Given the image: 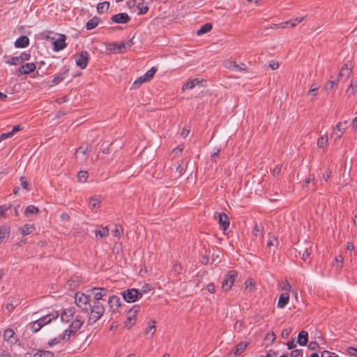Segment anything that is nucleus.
I'll use <instances>...</instances> for the list:
<instances>
[{
    "mask_svg": "<svg viewBox=\"0 0 357 357\" xmlns=\"http://www.w3.org/2000/svg\"><path fill=\"white\" fill-rule=\"evenodd\" d=\"M89 310H91V314L89 322L93 324L103 315L105 307L100 301H93V304H91Z\"/></svg>",
    "mask_w": 357,
    "mask_h": 357,
    "instance_id": "obj_1",
    "label": "nucleus"
},
{
    "mask_svg": "<svg viewBox=\"0 0 357 357\" xmlns=\"http://www.w3.org/2000/svg\"><path fill=\"white\" fill-rule=\"evenodd\" d=\"M75 302L82 311L87 312L89 310L91 303L89 296L82 292H77L75 294Z\"/></svg>",
    "mask_w": 357,
    "mask_h": 357,
    "instance_id": "obj_2",
    "label": "nucleus"
},
{
    "mask_svg": "<svg viewBox=\"0 0 357 357\" xmlns=\"http://www.w3.org/2000/svg\"><path fill=\"white\" fill-rule=\"evenodd\" d=\"M132 43L131 40L122 42L121 43H110L106 44V49L112 53H123L126 51L127 47H131Z\"/></svg>",
    "mask_w": 357,
    "mask_h": 357,
    "instance_id": "obj_3",
    "label": "nucleus"
},
{
    "mask_svg": "<svg viewBox=\"0 0 357 357\" xmlns=\"http://www.w3.org/2000/svg\"><path fill=\"white\" fill-rule=\"evenodd\" d=\"M123 299L128 303H133L142 297V292L136 289H128L121 293Z\"/></svg>",
    "mask_w": 357,
    "mask_h": 357,
    "instance_id": "obj_4",
    "label": "nucleus"
},
{
    "mask_svg": "<svg viewBox=\"0 0 357 357\" xmlns=\"http://www.w3.org/2000/svg\"><path fill=\"white\" fill-rule=\"evenodd\" d=\"M158 68L156 67H152L149 70H148L144 75L138 77L133 84V86L135 88H138L141 86L142 83L147 82L150 81L157 72Z\"/></svg>",
    "mask_w": 357,
    "mask_h": 357,
    "instance_id": "obj_5",
    "label": "nucleus"
},
{
    "mask_svg": "<svg viewBox=\"0 0 357 357\" xmlns=\"http://www.w3.org/2000/svg\"><path fill=\"white\" fill-rule=\"evenodd\" d=\"M296 250L303 260L307 261L312 250V243L310 242H304L303 244L298 245Z\"/></svg>",
    "mask_w": 357,
    "mask_h": 357,
    "instance_id": "obj_6",
    "label": "nucleus"
},
{
    "mask_svg": "<svg viewBox=\"0 0 357 357\" xmlns=\"http://www.w3.org/2000/svg\"><path fill=\"white\" fill-rule=\"evenodd\" d=\"M207 81L202 78H194L185 82L182 89H192L194 88H204L207 86Z\"/></svg>",
    "mask_w": 357,
    "mask_h": 357,
    "instance_id": "obj_7",
    "label": "nucleus"
},
{
    "mask_svg": "<svg viewBox=\"0 0 357 357\" xmlns=\"http://www.w3.org/2000/svg\"><path fill=\"white\" fill-rule=\"evenodd\" d=\"M236 276L237 272L236 271H230L228 272L222 282V289L223 291H228L231 289Z\"/></svg>",
    "mask_w": 357,
    "mask_h": 357,
    "instance_id": "obj_8",
    "label": "nucleus"
},
{
    "mask_svg": "<svg viewBox=\"0 0 357 357\" xmlns=\"http://www.w3.org/2000/svg\"><path fill=\"white\" fill-rule=\"evenodd\" d=\"M347 121L344 122H338L335 126L333 128L331 137H334L335 141L340 139L342 137L347 128Z\"/></svg>",
    "mask_w": 357,
    "mask_h": 357,
    "instance_id": "obj_9",
    "label": "nucleus"
},
{
    "mask_svg": "<svg viewBox=\"0 0 357 357\" xmlns=\"http://www.w3.org/2000/svg\"><path fill=\"white\" fill-rule=\"evenodd\" d=\"M139 311L138 305H134L129 311L128 316L125 321V327L128 329L130 328L136 321L137 314Z\"/></svg>",
    "mask_w": 357,
    "mask_h": 357,
    "instance_id": "obj_10",
    "label": "nucleus"
},
{
    "mask_svg": "<svg viewBox=\"0 0 357 357\" xmlns=\"http://www.w3.org/2000/svg\"><path fill=\"white\" fill-rule=\"evenodd\" d=\"M109 311L112 314H115L119 312V307L121 305V299L118 296L113 295L109 297L108 301Z\"/></svg>",
    "mask_w": 357,
    "mask_h": 357,
    "instance_id": "obj_11",
    "label": "nucleus"
},
{
    "mask_svg": "<svg viewBox=\"0 0 357 357\" xmlns=\"http://www.w3.org/2000/svg\"><path fill=\"white\" fill-rule=\"evenodd\" d=\"M3 342H6L7 344L11 348L17 342V338L15 336V333L12 328H6L3 331Z\"/></svg>",
    "mask_w": 357,
    "mask_h": 357,
    "instance_id": "obj_12",
    "label": "nucleus"
},
{
    "mask_svg": "<svg viewBox=\"0 0 357 357\" xmlns=\"http://www.w3.org/2000/svg\"><path fill=\"white\" fill-rule=\"evenodd\" d=\"M93 297V301H100V300L107 296L108 290L103 287H93L88 290Z\"/></svg>",
    "mask_w": 357,
    "mask_h": 357,
    "instance_id": "obj_13",
    "label": "nucleus"
},
{
    "mask_svg": "<svg viewBox=\"0 0 357 357\" xmlns=\"http://www.w3.org/2000/svg\"><path fill=\"white\" fill-rule=\"evenodd\" d=\"M89 54L87 51L82 50L75 59V63L81 69H84L88 65Z\"/></svg>",
    "mask_w": 357,
    "mask_h": 357,
    "instance_id": "obj_14",
    "label": "nucleus"
},
{
    "mask_svg": "<svg viewBox=\"0 0 357 357\" xmlns=\"http://www.w3.org/2000/svg\"><path fill=\"white\" fill-rule=\"evenodd\" d=\"M24 357H54V354L47 350L33 349L26 352Z\"/></svg>",
    "mask_w": 357,
    "mask_h": 357,
    "instance_id": "obj_15",
    "label": "nucleus"
},
{
    "mask_svg": "<svg viewBox=\"0 0 357 357\" xmlns=\"http://www.w3.org/2000/svg\"><path fill=\"white\" fill-rule=\"evenodd\" d=\"M111 20L114 23L126 24L130 20V17L127 13H122L113 15Z\"/></svg>",
    "mask_w": 357,
    "mask_h": 357,
    "instance_id": "obj_16",
    "label": "nucleus"
},
{
    "mask_svg": "<svg viewBox=\"0 0 357 357\" xmlns=\"http://www.w3.org/2000/svg\"><path fill=\"white\" fill-rule=\"evenodd\" d=\"M59 312L54 311L38 319V320L40 321V324L43 327L44 326L50 324L52 320L56 319L59 317Z\"/></svg>",
    "mask_w": 357,
    "mask_h": 357,
    "instance_id": "obj_17",
    "label": "nucleus"
},
{
    "mask_svg": "<svg viewBox=\"0 0 357 357\" xmlns=\"http://www.w3.org/2000/svg\"><path fill=\"white\" fill-rule=\"evenodd\" d=\"M225 66L235 72H242L245 70L244 64L239 66L234 61H226L225 62Z\"/></svg>",
    "mask_w": 357,
    "mask_h": 357,
    "instance_id": "obj_18",
    "label": "nucleus"
},
{
    "mask_svg": "<svg viewBox=\"0 0 357 357\" xmlns=\"http://www.w3.org/2000/svg\"><path fill=\"white\" fill-rule=\"evenodd\" d=\"M66 39L65 35H60L59 38L54 42V50L58 52L64 49L66 47Z\"/></svg>",
    "mask_w": 357,
    "mask_h": 357,
    "instance_id": "obj_19",
    "label": "nucleus"
},
{
    "mask_svg": "<svg viewBox=\"0 0 357 357\" xmlns=\"http://www.w3.org/2000/svg\"><path fill=\"white\" fill-rule=\"evenodd\" d=\"M84 323V318L82 316L77 315L75 319L71 323L70 326V328L74 333H75L77 330H79Z\"/></svg>",
    "mask_w": 357,
    "mask_h": 357,
    "instance_id": "obj_20",
    "label": "nucleus"
},
{
    "mask_svg": "<svg viewBox=\"0 0 357 357\" xmlns=\"http://www.w3.org/2000/svg\"><path fill=\"white\" fill-rule=\"evenodd\" d=\"M249 345V342L247 341L245 342H241L238 344H237L233 350V354L234 356H238L241 355L245 349L247 348V347Z\"/></svg>",
    "mask_w": 357,
    "mask_h": 357,
    "instance_id": "obj_21",
    "label": "nucleus"
},
{
    "mask_svg": "<svg viewBox=\"0 0 357 357\" xmlns=\"http://www.w3.org/2000/svg\"><path fill=\"white\" fill-rule=\"evenodd\" d=\"M218 222L223 230H226L229 226V218L225 213H219Z\"/></svg>",
    "mask_w": 357,
    "mask_h": 357,
    "instance_id": "obj_22",
    "label": "nucleus"
},
{
    "mask_svg": "<svg viewBox=\"0 0 357 357\" xmlns=\"http://www.w3.org/2000/svg\"><path fill=\"white\" fill-rule=\"evenodd\" d=\"M29 39L26 36H22L15 42V46L17 48H24L29 45Z\"/></svg>",
    "mask_w": 357,
    "mask_h": 357,
    "instance_id": "obj_23",
    "label": "nucleus"
},
{
    "mask_svg": "<svg viewBox=\"0 0 357 357\" xmlns=\"http://www.w3.org/2000/svg\"><path fill=\"white\" fill-rule=\"evenodd\" d=\"M289 301V293L284 292L280 294L278 302V307L279 308H284Z\"/></svg>",
    "mask_w": 357,
    "mask_h": 357,
    "instance_id": "obj_24",
    "label": "nucleus"
},
{
    "mask_svg": "<svg viewBox=\"0 0 357 357\" xmlns=\"http://www.w3.org/2000/svg\"><path fill=\"white\" fill-rule=\"evenodd\" d=\"M35 69L36 65L33 63H27L20 68V72L22 74H29L33 72Z\"/></svg>",
    "mask_w": 357,
    "mask_h": 357,
    "instance_id": "obj_25",
    "label": "nucleus"
},
{
    "mask_svg": "<svg viewBox=\"0 0 357 357\" xmlns=\"http://www.w3.org/2000/svg\"><path fill=\"white\" fill-rule=\"evenodd\" d=\"M74 313L75 311L72 308L65 309L61 314V321L68 322L70 318L73 317Z\"/></svg>",
    "mask_w": 357,
    "mask_h": 357,
    "instance_id": "obj_26",
    "label": "nucleus"
},
{
    "mask_svg": "<svg viewBox=\"0 0 357 357\" xmlns=\"http://www.w3.org/2000/svg\"><path fill=\"white\" fill-rule=\"evenodd\" d=\"M308 341V333L305 331H302L298 335V343L301 346L307 344Z\"/></svg>",
    "mask_w": 357,
    "mask_h": 357,
    "instance_id": "obj_27",
    "label": "nucleus"
},
{
    "mask_svg": "<svg viewBox=\"0 0 357 357\" xmlns=\"http://www.w3.org/2000/svg\"><path fill=\"white\" fill-rule=\"evenodd\" d=\"M95 235L96 238L107 236L109 235V229L107 227H98V228L95 230Z\"/></svg>",
    "mask_w": 357,
    "mask_h": 357,
    "instance_id": "obj_28",
    "label": "nucleus"
},
{
    "mask_svg": "<svg viewBox=\"0 0 357 357\" xmlns=\"http://www.w3.org/2000/svg\"><path fill=\"white\" fill-rule=\"evenodd\" d=\"M34 229V225L26 224L20 228V231L22 235L26 236L31 234Z\"/></svg>",
    "mask_w": 357,
    "mask_h": 357,
    "instance_id": "obj_29",
    "label": "nucleus"
},
{
    "mask_svg": "<svg viewBox=\"0 0 357 357\" xmlns=\"http://www.w3.org/2000/svg\"><path fill=\"white\" fill-rule=\"evenodd\" d=\"M351 72V67L348 64H345L340 70L339 77L340 79L347 77Z\"/></svg>",
    "mask_w": 357,
    "mask_h": 357,
    "instance_id": "obj_30",
    "label": "nucleus"
},
{
    "mask_svg": "<svg viewBox=\"0 0 357 357\" xmlns=\"http://www.w3.org/2000/svg\"><path fill=\"white\" fill-rule=\"evenodd\" d=\"M328 137L327 134L321 135L317 140V145L319 148H324L328 144Z\"/></svg>",
    "mask_w": 357,
    "mask_h": 357,
    "instance_id": "obj_31",
    "label": "nucleus"
},
{
    "mask_svg": "<svg viewBox=\"0 0 357 357\" xmlns=\"http://www.w3.org/2000/svg\"><path fill=\"white\" fill-rule=\"evenodd\" d=\"M99 22V18L97 17H94L87 22L86 27L88 30H91L96 28L98 25Z\"/></svg>",
    "mask_w": 357,
    "mask_h": 357,
    "instance_id": "obj_32",
    "label": "nucleus"
},
{
    "mask_svg": "<svg viewBox=\"0 0 357 357\" xmlns=\"http://www.w3.org/2000/svg\"><path fill=\"white\" fill-rule=\"evenodd\" d=\"M10 234V228L7 226L0 227V245L3 243V239L8 236Z\"/></svg>",
    "mask_w": 357,
    "mask_h": 357,
    "instance_id": "obj_33",
    "label": "nucleus"
},
{
    "mask_svg": "<svg viewBox=\"0 0 357 357\" xmlns=\"http://www.w3.org/2000/svg\"><path fill=\"white\" fill-rule=\"evenodd\" d=\"M101 199L100 197H93L89 202V206L91 209L98 208L100 205Z\"/></svg>",
    "mask_w": 357,
    "mask_h": 357,
    "instance_id": "obj_34",
    "label": "nucleus"
},
{
    "mask_svg": "<svg viewBox=\"0 0 357 357\" xmlns=\"http://www.w3.org/2000/svg\"><path fill=\"white\" fill-rule=\"evenodd\" d=\"M29 326L33 333H37L43 328V326L40 324L38 319L31 322Z\"/></svg>",
    "mask_w": 357,
    "mask_h": 357,
    "instance_id": "obj_35",
    "label": "nucleus"
},
{
    "mask_svg": "<svg viewBox=\"0 0 357 357\" xmlns=\"http://www.w3.org/2000/svg\"><path fill=\"white\" fill-rule=\"evenodd\" d=\"M212 29V25L210 23H206L202 25L197 31V34L198 36H201L204 33H206L210 31Z\"/></svg>",
    "mask_w": 357,
    "mask_h": 357,
    "instance_id": "obj_36",
    "label": "nucleus"
},
{
    "mask_svg": "<svg viewBox=\"0 0 357 357\" xmlns=\"http://www.w3.org/2000/svg\"><path fill=\"white\" fill-rule=\"evenodd\" d=\"M109 3L107 1H104L98 4L97 10L99 13H104L109 9Z\"/></svg>",
    "mask_w": 357,
    "mask_h": 357,
    "instance_id": "obj_37",
    "label": "nucleus"
},
{
    "mask_svg": "<svg viewBox=\"0 0 357 357\" xmlns=\"http://www.w3.org/2000/svg\"><path fill=\"white\" fill-rule=\"evenodd\" d=\"M39 212V209L38 207L33 205H29L24 211V214L26 216H29L31 214H36Z\"/></svg>",
    "mask_w": 357,
    "mask_h": 357,
    "instance_id": "obj_38",
    "label": "nucleus"
},
{
    "mask_svg": "<svg viewBox=\"0 0 357 357\" xmlns=\"http://www.w3.org/2000/svg\"><path fill=\"white\" fill-rule=\"evenodd\" d=\"M89 176L86 171H79L77 174V180L80 183H85Z\"/></svg>",
    "mask_w": 357,
    "mask_h": 357,
    "instance_id": "obj_39",
    "label": "nucleus"
},
{
    "mask_svg": "<svg viewBox=\"0 0 357 357\" xmlns=\"http://www.w3.org/2000/svg\"><path fill=\"white\" fill-rule=\"evenodd\" d=\"M123 229L121 225H116L115 229L113 231L115 237L119 238L123 234Z\"/></svg>",
    "mask_w": 357,
    "mask_h": 357,
    "instance_id": "obj_40",
    "label": "nucleus"
},
{
    "mask_svg": "<svg viewBox=\"0 0 357 357\" xmlns=\"http://www.w3.org/2000/svg\"><path fill=\"white\" fill-rule=\"evenodd\" d=\"M151 332L152 334H154L155 332V321L152 320L149 322V326L146 330V333Z\"/></svg>",
    "mask_w": 357,
    "mask_h": 357,
    "instance_id": "obj_41",
    "label": "nucleus"
},
{
    "mask_svg": "<svg viewBox=\"0 0 357 357\" xmlns=\"http://www.w3.org/2000/svg\"><path fill=\"white\" fill-rule=\"evenodd\" d=\"M20 63H22V62L20 61V59L19 58V56H13L6 61V63H8L9 65L16 66V65L20 64Z\"/></svg>",
    "mask_w": 357,
    "mask_h": 357,
    "instance_id": "obj_42",
    "label": "nucleus"
},
{
    "mask_svg": "<svg viewBox=\"0 0 357 357\" xmlns=\"http://www.w3.org/2000/svg\"><path fill=\"white\" fill-rule=\"evenodd\" d=\"M184 169V166L183 165V163H181V164H178L176 167V170H175V176L176 178H179L182 175V172Z\"/></svg>",
    "mask_w": 357,
    "mask_h": 357,
    "instance_id": "obj_43",
    "label": "nucleus"
},
{
    "mask_svg": "<svg viewBox=\"0 0 357 357\" xmlns=\"http://www.w3.org/2000/svg\"><path fill=\"white\" fill-rule=\"evenodd\" d=\"M75 333H74L73 331H71L70 328H69L68 329H66L63 332L62 335H61V340H69L71 334H75Z\"/></svg>",
    "mask_w": 357,
    "mask_h": 357,
    "instance_id": "obj_44",
    "label": "nucleus"
},
{
    "mask_svg": "<svg viewBox=\"0 0 357 357\" xmlns=\"http://www.w3.org/2000/svg\"><path fill=\"white\" fill-rule=\"evenodd\" d=\"M137 9L139 10V15L146 14L149 10L148 6H145L144 3H139L137 6Z\"/></svg>",
    "mask_w": 357,
    "mask_h": 357,
    "instance_id": "obj_45",
    "label": "nucleus"
},
{
    "mask_svg": "<svg viewBox=\"0 0 357 357\" xmlns=\"http://www.w3.org/2000/svg\"><path fill=\"white\" fill-rule=\"evenodd\" d=\"M10 204L0 206V216H3L6 214V213L10 209Z\"/></svg>",
    "mask_w": 357,
    "mask_h": 357,
    "instance_id": "obj_46",
    "label": "nucleus"
},
{
    "mask_svg": "<svg viewBox=\"0 0 357 357\" xmlns=\"http://www.w3.org/2000/svg\"><path fill=\"white\" fill-rule=\"evenodd\" d=\"M290 357H303L302 349H294L290 353Z\"/></svg>",
    "mask_w": 357,
    "mask_h": 357,
    "instance_id": "obj_47",
    "label": "nucleus"
},
{
    "mask_svg": "<svg viewBox=\"0 0 357 357\" xmlns=\"http://www.w3.org/2000/svg\"><path fill=\"white\" fill-rule=\"evenodd\" d=\"M262 228L263 227L261 224L256 223L253 229V234L255 236H257L259 233H260L262 231Z\"/></svg>",
    "mask_w": 357,
    "mask_h": 357,
    "instance_id": "obj_48",
    "label": "nucleus"
},
{
    "mask_svg": "<svg viewBox=\"0 0 357 357\" xmlns=\"http://www.w3.org/2000/svg\"><path fill=\"white\" fill-rule=\"evenodd\" d=\"M61 340V336L56 337L48 342L49 347H53L57 344H59Z\"/></svg>",
    "mask_w": 357,
    "mask_h": 357,
    "instance_id": "obj_49",
    "label": "nucleus"
},
{
    "mask_svg": "<svg viewBox=\"0 0 357 357\" xmlns=\"http://www.w3.org/2000/svg\"><path fill=\"white\" fill-rule=\"evenodd\" d=\"M89 152V147L86 146V147H83V146H80L79 147L77 151H76V156L77 157V155L79 154V153H82L83 155H85L87 153Z\"/></svg>",
    "mask_w": 357,
    "mask_h": 357,
    "instance_id": "obj_50",
    "label": "nucleus"
},
{
    "mask_svg": "<svg viewBox=\"0 0 357 357\" xmlns=\"http://www.w3.org/2000/svg\"><path fill=\"white\" fill-rule=\"evenodd\" d=\"M335 261L337 263L336 268H341L343 264V257L341 255H338L335 257Z\"/></svg>",
    "mask_w": 357,
    "mask_h": 357,
    "instance_id": "obj_51",
    "label": "nucleus"
},
{
    "mask_svg": "<svg viewBox=\"0 0 357 357\" xmlns=\"http://www.w3.org/2000/svg\"><path fill=\"white\" fill-rule=\"evenodd\" d=\"M291 332V329L290 328H287L282 330L281 333V336L282 338H287L289 335V334Z\"/></svg>",
    "mask_w": 357,
    "mask_h": 357,
    "instance_id": "obj_52",
    "label": "nucleus"
},
{
    "mask_svg": "<svg viewBox=\"0 0 357 357\" xmlns=\"http://www.w3.org/2000/svg\"><path fill=\"white\" fill-rule=\"evenodd\" d=\"M304 18L305 17H300L291 20V26H295L298 23L301 22L304 20Z\"/></svg>",
    "mask_w": 357,
    "mask_h": 357,
    "instance_id": "obj_53",
    "label": "nucleus"
},
{
    "mask_svg": "<svg viewBox=\"0 0 357 357\" xmlns=\"http://www.w3.org/2000/svg\"><path fill=\"white\" fill-rule=\"evenodd\" d=\"M319 348V345L316 342H310L308 344V349L310 350H317Z\"/></svg>",
    "mask_w": 357,
    "mask_h": 357,
    "instance_id": "obj_54",
    "label": "nucleus"
},
{
    "mask_svg": "<svg viewBox=\"0 0 357 357\" xmlns=\"http://www.w3.org/2000/svg\"><path fill=\"white\" fill-rule=\"evenodd\" d=\"M268 66L272 70H276L280 66L278 61H270Z\"/></svg>",
    "mask_w": 357,
    "mask_h": 357,
    "instance_id": "obj_55",
    "label": "nucleus"
},
{
    "mask_svg": "<svg viewBox=\"0 0 357 357\" xmlns=\"http://www.w3.org/2000/svg\"><path fill=\"white\" fill-rule=\"evenodd\" d=\"M291 288V287L290 284L289 283V282L287 280H285L283 282V286L282 287V290H284V291H286V292L288 293V291H290Z\"/></svg>",
    "mask_w": 357,
    "mask_h": 357,
    "instance_id": "obj_56",
    "label": "nucleus"
},
{
    "mask_svg": "<svg viewBox=\"0 0 357 357\" xmlns=\"http://www.w3.org/2000/svg\"><path fill=\"white\" fill-rule=\"evenodd\" d=\"M19 58L20 59V61L21 62H23L24 61H27L30 58V54H27V53H22L20 56H19Z\"/></svg>",
    "mask_w": 357,
    "mask_h": 357,
    "instance_id": "obj_57",
    "label": "nucleus"
},
{
    "mask_svg": "<svg viewBox=\"0 0 357 357\" xmlns=\"http://www.w3.org/2000/svg\"><path fill=\"white\" fill-rule=\"evenodd\" d=\"M347 352L350 356H354L357 357V349L354 347H348Z\"/></svg>",
    "mask_w": 357,
    "mask_h": 357,
    "instance_id": "obj_58",
    "label": "nucleus"
},
{
    "mask_svg": "<svg viewBox=\"0 0 357 357\" xmlns=\"http://www.w3.org/2000/svg\"><path fill=\"white\" fill-rule=\"evenodd\" d=\"M183 149V146L181 145H179L176 149H174L173 151V153L174 154V156H176V155H178L179 154H181Z\"/></svg>",
    "mask_w": 357,
    "mask_h": 357,
    "instance_id": "obj_59",
    "label": "nucleus"
},
{
    "mask_svg": "<svg viewBox=\"0 0 357 357\" xmlns=\"http://www.w3.org/2000/svg\"><path fill=\"white\" fill-rule=\"evenodd\" d=\"M20 181L22 188L26 190H29V183L26 180H24V177H21Z\"/></svg>",
    "mask_w": 357,
    "mask_h": 357,
    "instance_id": "obj_60",
    "label": "nucleus"
},
{
    "mask_svg": "<svg viewBox=\"0 0 357 357\" xmlns=\"http://www.w3.org/2000/svg\"><path fill=\"white\" fill-rule=\"evenodd\" d=\"M0 357H12L8 349H3L0 352Z\"/></svg>",
    "mask_w": 357,
    "mask_h": 357,
    "instance_id": "obj_61",
    "label": "nucleus"
},
{
    "mask_svg": "<svg viewBox=\"0 0 357 357\" xmlns=\"http://www.w3.org/2000/svg\"><path fill=\"white\" fill-rule=\"evenodd\" d=\"M206 289L210 293H215V287L213 283L208 284L206 287Z\"/></svg>",
    "mask_w": 357,
    "mask_h": 357,
    "instance_id": "obj_62",
    "label": "nucleus"
},
{
    "mask_svg": "<svg viewBox=\"0 0 357 357\" xmlns=\"http://www.w3.org/2000/svg\"><path fill=\"white\" fill-rule=\"evenodd\" d=\"M266 339L268 340H270L271 342V343L273 342L275 339V333L273 332H272L271 333H268L266 337Z\"/></svg>",
    "mask_w": 357,
    "mask_h": 357,
    "instance_id": "obj_63",
    "label": "nucleus"
},
{
    "mask_svg": "<svg viewBox=\"0 0 357 357\" xmlns=\"http://www.w3.org/2000/svg\"><path fill=\"white\" fill-rule=\"evenodd\" d=\"M349 87L351 89L357 88V77H355L351 80Z\"/></svg>",
    "mask_w": 357,
    "mask_h": 357,
    "instance_id": "obj_64",
    "label": "nucleus"
}]
</instances>
